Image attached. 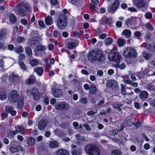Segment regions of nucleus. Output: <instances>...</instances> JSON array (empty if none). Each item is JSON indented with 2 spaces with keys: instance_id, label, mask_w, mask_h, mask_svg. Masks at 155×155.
I'll return each instance as SVG.
<instances>
[{
  "instance_id": "f257e3e1",
  "label": "nucleus",
  "mask_w": 155,
  "mask_h": 155,
  "mask_svg": "<svg viewBox=\"0 0 155 155\" xmlns=\"http://www.w3.org/2000/svg\"><path fill=\"white\" fill-rule=\"evenodd\" d=\"M87 59L91 62L97 61L101 63L104 60V56L102 52L98 50L90 51L87 55Z\"/></svg>"
},
{
  "instance_id": "f03ea898",
  "label": "nucleus",
  "mask_w": 155,
  "mask_h": 155,
  "mask_svg": "<svg viewBox=\"0 0 155 155\" xmlns=\"http://www.w3.org/2000/svg\"><path fill=\"white\" fill-rule=\"evenodd\" d=\"M86 153L89 155H100L101 150L97 145L94 144L87 145L85 147Z\"/></svg>"
},
{
  "instance_id": "7ed1b4c3",
  "label": "nucleus",
  "mask_w": 155,
  "mask_h": 155,
  "mask_svg": "<svg viewBox=\"0 0 155 155\" xmlns=\"http://www.w3.org/2000/svg\"><path fill=\"white\" fill-rule=\"evenodd\" d=\"M68 18L66 16L62 14L58 17L57 21V26L60 30L64 29L67 26Z\"/></svg>"
},
{
  "instance_id": "20e7f679",
  "label": "nucleus",
  "mask_w": 155,
  "mask_h": 155,
  "mask_svg": "<svg viewBox=\"0 0 155 155\" xmlns=\"http://www.w3.org/2000/svg\"><path fill=\"white\" fill-rule=\"evenodd\" d=\"M123 56L127 58H135L137 55L136 50L131 47L125 48L123 52Z\"/></svg>"
},
{
  "instance_id": "39448f33",
  "label": "nucleus",
  "mask_w": 155,
  "mask_h": 155,
  "mask_svg": "<svg viewBox=\"0 0 155 155\" xmlns=\"http://www.w3.org/2000/svg\"><path fill=\"white\" fill-rule=\"evenodd\" d=\"M108 57L110 61H114L117 63H119L122 61V58L119 53L114 50L110 51Z\"/></svg>"
},
{
  "instance_id": "423d86ee",
  "label": "nucleus",
  "mask_w": 155,
  "mask_h": 155,
  "mask_svg": "<svg viewBox=\"0 0 155 155\" xmlns=\"http://www.w3.org/2000/svg\"><path fill=\"white\" fill-rule=\"evenodd\" d=\"M20 98V95L16 90L11 91L8 96L9 100L14 103L17 102Z\"/></svg>"
},
{
  "instance_id": "0eeeda50",
  "label": "nucleus",
  "mask_w": 155,
  "mask_h": 155,
  "mask_svg": "<svg viewBox=\"0 0 155 155\" xmlns=\"http://www.w3.org/2000/svg\"><path fill=\"white\" fill-rule=\"evenodd\" d=\"M56 109L60 110L67 111L69 108V105L65 102L58 103L55 105Z\"/></svg>"
},
{
  "instance_id": "6e6552de",
  "label": "nucleus",
  "mask_w": 155,
  "mask_h": 155,
  "mask_svg": "<svg viewBox=\"0 0 155 155\" xmlns=\"http://www.w3.org/2000/svg\"><path fill=\"white\" fill-rule=\"evenodd\" d=\"M134 5L138 8H146L147 4L146 2L143 0H137L133 1Z\"/></svg>"
},
{
  "instance_id": "1a4fd4ad",
  "label": "nucleus",
  "mask_w": 155,
  "mask_h": 155,
  "mask_svg": "<svg viewBox=\"0 0 155 155\" xmlns=\"http://www.w3.org/2000/svg\"><path fill=\"white\" fill-rule=\"evenodd\" d=\"M30 92L34 100L37 101L39 99L40 97V94L37 88L36 87L32 88Z\"/></svg>"
},
{
  "instance_id": "9d476101",
  "label": "nucleus",
  "mask_w": 155,
  "mask_h": 155,
  "mask_svg": "<svg viewBox=\"0 0 155 155\" xmlns=\"http://www.w3.org/2000/svg\"><path fill=\"white\" fill-rule=\"evenodd\" d=\"M119 4L120 2L118 0H115L113 4L111 6L108 7V12L110 13H114L117 9Z\"/></svg>"
},
{
  "instance_id": "9b49d317",
  "label": "nucleus",
  "mask_w": 155,
  "mask_h": 155,
  "mask_svg": "<svg viewBox=\"0 0 155 155\" xmlns=\"http://www.w3.org/2000/svg\"><path fill=\"white\" fill-rule=\"evenodd\" d=\"M106 84L107 86L111 88L113 90H116L118 88L117 82L114 80H109Z\"/></svg>"
},
{
  "instance_id": "f8f14e48",
  "label": "nucleus",
  "mask_w": 155,
  "mask_h": 155,
  "mask_svg": "<svg viewBox=\"0 0 155 155\" xmlns=\"http://www.w3.org/2000/svg\"><path fill=\"white\" fill-rule=\"evenodd\" d=\"M39 43L38 38L37 37H34L31 38L29 40L28 42L29 45L31 47H33L35 46H36Z\"/></svg>"
},
{
  "instance_id": "ddd939ff",
  "label": "nucleus",
  "mask_w": 155,
  "mask_h": 155,
  "mask_svg": "<svg viewBox=\"0 0 155 155\" xmlns=\"http://www.w3.org/2000/svg\"><path fill=\"white\" fill-rule=\"evenodd\" d=\"M48 121L45 119H43L39 122L38 124V127L40 130H44L47 124Z\"/></svg>"
},
{
  "instance_id": "4468645a",
  "label": "nucleus",
  "mask_w": 155,
  "mask_h": 155,
  "mask_svg": "<svg viewBox=\"0 0 155 155\" xmlns=\"http://www.w3.org/2000/svg\"><path fill=\"white\" fill-rule=\"evenodd\" d=\"M53 94L55 97H60L63 94L62 91L60 89H56L53 91Z\"/></svg>"
},
{
  "instance_id": "2eb2a0df",
  "label": "nucleus",
  "mask_w": 155,
  "mask_h": 155,
  "mask_svg": "<svg viewBox=\"0 0 155 155\" xmlns=\"http://www.w3.org/2000/svg\"><path fill=\"white\" fill-rule=\"evenodd\" d=\"M9 81L11 82H15L18 80L19 79V77L17 74L14 73L10 74L8 77Z\"/></svg>"
},
{
  "instance_id": "dca6fc26",
  "label": "nucleus",
  "mask_w": 155,
  "mask_h": 155,
  "mask_svg": "<svg viewBox=\"0 0 155 155\" xmlns=\"http://www.w3.org/2000/svg\"><path fill=\"white\" fill-rule=\"evenodd\" d=\"M15 131L17 134L18 132L21 133L22 135H25V129L22 126L17 125L15 127Z\"/></svg>"
},
{
  "instance_id": "f3484780",
  "label": "nucleus",
  "mask_w": 155,
  "mask_h": 155,
  "mask_svg": "<svg viewBox=\"0 0 155 155\" xmlns=\"http://www.w3.org/2000/svg\"><path fill=\"white\" fill-rule=\"evenodd\" d=\"M5 110L8 113H9L12 116H15L16 115V112L14 110L13 107L8 106L5 108Z\"/></svg>"
},
{
  "instance_id": "a211bd4d",
  "label": "nucleus",
  "mask_w": 155,
  "mask_h": 155,
  "mask_svg": "<svg viewBox=\"0 0 155 155\" xmlns=\"http://www.w3.org/2000/svg\"><path fill=\"white\" fill-rule=\"evenodd\" d=\"M148 96V94L147 91H143L140 93L139 96L141 99L144 101L147 98Z\"/></svg>"
},
{
  "instance_id": "6ab92c4d",
  "label": "nucleus",
  "mask_w": 155,
  "mask_h": 155,
  "mask_svg": "<svg viewBox=\"0 0 155 155\" xmlns=\"http://www.w3.org/2000/svg\"><path fill=\"white\" fill-rule=\"evenodd\" d=\"M35 80V76L32 75L25 81V83L28 85H30L34 83Z\"/></svg>"
},
{
  "instance_id": "aec40b11",
  "label": "nucleus",
  "mask_w": 155,
  "mask_h": 155,
  "mask_svg": "<svg viewBox=\"0 0 155 155\" xmlns=\"http://www.w3.org/2000/svg\"><path fill=\"white\" fill-rule=\"evenodd\" d=\"M22 149V147L20 146H18L16 147L12 146L10 148V151L12 153L18 152L21 150Z\"/></svg>"
},
{
  "instance_id": "412c9836",
  "label": "nucleus",
  "mask_w": 155,
  "mask_h": 155,
  "mask_svg": "<svg viewBox=\"0 0 155 155\" xmlns=\"http://www.w3.org/2000/svg\"><path fill=\"white\" fill-rule=\"evenodd\" d=\"M57 155H69L68 151L63 149L59 150L57 152Z\"/></svg>"
},
{
  "instance_id": "4be33fe9",
  "label": "nucleus",
  "mask_w": 155,
  "mask_h": 155,
  "mask_svg": "<svg viewBox=\"0 0 155 155\" xmlns=\"http://www.w3.org/2000/svg\"><path fill=\"white\" fill-rule=\"evenodd\" d=\"M45 22L46 24L48 25H51L53 22L52 17L49 15L47 16L45 18Z\"/></svg>"
},
{
  "instance_id": "5701e85b",
  "label": "nucleus",
  "mask_w": 155,
  "mask_h": 155,
  "mask_svg": "<svg viewBox=\"0 0 155 155\" xmlns=\"http://www.w3.org/2000/svg\"><path fill=\"white\" fill-rule=\"evenodd\" d=\"M126 41L121 38H118L117 40V43L119 46L122 47L125 44Z\"/></svg>"
},
{
  "instance_id": "b1692460",
  "label": "nucleus",
  "mask_w": 155,
  "mask_h": 155,
  "mask_svg": "<svg viewBox=\"0 0 155 155\" xmlns=\"http://www.w3.org/2000/svg\"><path fill=\"white\" fill-rule=\"evenodd\" d=\"M34 71L37 73L38 75L41 76L43 72V69L41 67H38L34 69Z\"/></svg>"
},
{
  "instance_id": "393cba45",
  "label": "nucleus",
  "mask_w": 155,
  "mask_h": 155,
  "mask_svg": "<svg viewBox=\"0 0 155 155\" xmlns=\"http://www.w3.org/2000/svg\"><path fill=\"white\" fill-rule=\"evenodd\" d=\"M71 153L73 155H81L82 153L81 150L80 148L72 150Z\"/></svg>"
},
{
  "instance_id": "a878e982",
  "label": "nucleus",
  "mask_w": 155,
  "mask_h": 155,
  "mask_svg": "<svg viewBox=\"0 0 155 155\" xmlns=\"http://www.w3.org/2000/svg\"><path fill=\"white\" fill-rule=\"evenodd\" d=\"M49 146L51 148H55L58 147V142L55 140L51 141L49 143Z\"/></svg>"
},
{
  "instance_id": "bb28decb",
  "label": "nucleus",
  "mask_w": 155,
  "mask_h": 155,
  "mask_svg": "<svg viewBox=\"0 0 155 155\" xmlns=\"http://www.w3.org/2000/svg\"><path fill=\"white\" fill-rule=\"evenodd\" d=\"M124 82L125 83L131 84L134 87H137L138 86V84L137 83L133 82L130 80H125L124 81Z\"/></svg>"
},
{
  "instance_id": "cd10ccee",
  "label": "nucleus",
  "mask_w": 155,
  "mask_h": 155,
  "mask_svg": "<svg viewBox=\"0 0 155 155\" xmlns=\"http://www.w3.org/2000/svg\"><path fill=\"white\" fill-rule=\"evenodd\" d=\"M131 34V32L130 31L127 29L124 30L122 33V35H124L126 36V38H129L130 37Z\"/></svg>"
},
{
  "instance_id": "c85d7f7f",
  "label": "nucleus",
  "mask_w": 155,
  "mask_h": 155,
  "mask_svg": "<svg viewBox=\"0 0 155 155\" xmlns=\"http://www.w3.org/2000/svg\"><path fill=\"white\" fill-rule=\"evenodd\" d=\"M7 95L5 92L3 91H0V100H4L7 98Z\"/></svg>"
},
{
  "instance_id": "c756f323",
  "label": "nucleus",
  "mask_w": 155,
  "mask_h": 155,
  "mask_svg": "<svg viewBox=\"0 0 155 155\" xmlns=\"http://www.w3.org/2000/svg\"><path fill=\"white\" fill-rule=\"evenodd\" d=\"M25 51L27 54L29 56H31L32 54L31 48L29 47H27L25 48Z\"/></svg>"
},
{
  "instance_id": "7c9ffc66",
  "label": "nucleus",
  "mask_w": 155,
  "mask_h": 155,
  "mask_svg": "<svg viewBox=\"0 0 155 155\" xmlns=\"http://www.w3.org/2000/svg\"><path fill=\"white\" fill-rule=\"evenodd\" d=\"M27 143L29 146H33L35 143V140L32 137H30L28 138L27 140Z\"/></svg>"
},
{
  "instance_id": "2f4dec72",
  "label": "nucleus",
  "mask_w": 155,
  "mask_h": 155,
  "mask_svg": "<svg viewBox=\"0 0 155 155\" xmlns=\"http://www.w3.org/2000/svg\"><path fill=\"white\" fill-rule=\"evenodd\" d=\"M24 106V100L21 98L18 101L17 104V107L19 109L22 108Z\"/></svg>"
},
{
  "instance_id": "473e14b6",
  "label": "nucleus",
  "mask_w": 155,
  "mask_h": 155,
  "mask_svg": "<svg viewBox=\"0 0 155 155\" xmlns=\"http://www.w3.org/2000/svg\"><path fill=\"white\" fill-rule=\"evenodd\" d=\"M89 90L90 93L92 94H94L97 91L96 87L94 85H92L90 86Z\"/></svg>"
},
{
  "instance_id": "72a5a7b5",
  "label": "nucleus",
  "mask_w": 155,
  "mask_h": 155,
  "mask_svg": "<svg viewBox=\"0 0 155 155\" xmlns=\"http://www.w3.org/2000/svg\"><path fill=\"white\" fill-rule=\"evenodd\" d=\"M18 62L19 65L21 68V69L24 71H26L27 69V68L24 63V62L21 60H18Z\"/></svg>"
},
{
  "instance_id": "f704fd0d",
  "label": "nucleus",
  "mask_w": 155,
  "mask_h": 155,
  "mask_svg": "<svg viewBox=\"0 0 155 155\" xmlns=\"http://www.w3.org/2000/svg\"><path fill=\"white\" fill-rule=\"evenodd\" d=\"M113 65L116 68H120V69H123L125 68V65L124 63H122L121 64H119V63H117V64L115 65L113 64Z\"/></svg>"
},
{
  "instance_id": "c9c22d12",
  "label": "nucleus",
  "mask_w": 155,
  "mask_h": 155,
  "mask_svg": "<svg viewBox=\"0 0 155 155\" xmlns=\"http://www.w3.org/2000/svg\"><path fill=\"white\" fill-rule=\"evenodd\" d=\"M9 20L13 24L15 22L16 20V18L14 14H11L9 18Z\"/></svg>"
},
{
  "instance_id": "e433bc0d",
  "label": "nucleus",
  "mask_w": 155,
  "mask_h": 155,
  "mask_svg": "<svg viewBox=\"0 0 155 155\" xmlns=\"http://www.w3.org/2000/svg\"><path fill=\"white\" fill-rule=\"evenodd\" d=\"M85 141V137H83L78 139L77 141V143L79 145H82Z\"/></svg>"
},
{
  "instance_id": "4c0bfd02",
  "label": "nucleus",
  "mask_w": 155,
  "mask_h": 155,
  "mask_svg": "<svg viewBox=\"0 0 155 155\" xmlns=\"http://www.w3.org/2000/svg\"><path fill=\"white\" fill-rule=\"evenodd\" d=\"M18 14L24 16L26 15L25 13V11L24 9L23 8H20L18 11Z\"/></svg>"
},
{
  "instance_id": "58836bf2",
  "label": "nucleus",
  "mask_w": 155,
  "mask_h": 155,
  "mask_svg": "<svg viewBox=\"0 0 155 155\" xmlns=\"http://www.w3.org/2000/svg\"><path fill=\"white\" fill-rule=\"evenodd\" d=\"M45 48V47L41 45H37L36 49L37 51H44Z\"/></svg>"
},
{
  "instance_id": "ea45409f",
  "label": "nucleus",
  "mask_w": 155,
  "mask_h": 155,
  "mask_svg": "<svg viewBox=\"0 0 155 155\" xmlns=\"http://www.w3.org/2000/svg\"><path fill=\"white\" fill-rule=\"evenodd\" d=\"M30 64L33 66H35L38 64V61L36 59L31 60L29 62Z\"/></svg>"
},
{
  "instance_id": "a19ab883",
  "label": "nucleus",
  "mask_w": 155,
  "mask_h": 155,
  "mask_svg": "<svg viewBox=\"0 0 155 155\" xmlns=\"http://www.w3.org/2000/svg\"><path fill=\"white\" fill-rule=\"evenodd\" d=\"M135 20V18L133 17H131V18H128L127 21L125 22V24L127 25H128L131 23L133 21Z\"/></svg>"
},
{
  "instance_id": "79ce46f5",
  "label": "nucleus",
  "mask_w": 155,
  "mask_h": 155,
  "mask_svg": "<svg viewBox=\"0 0 155 155\" xmlns=\"http://www.w3.org/2000/svg\"><path fill=\"white\" fill-rule=\"evenodd\" d=\"M112 39L110 38H107L105 40V43L106 45H110L112 42Z\"/></svg>"
},
{
  "instance_id": "37998d69",
  "label": "nucleus",
  "mask_w": 155,
  "mask_h": 155,
  "mask_svg": "<svg viewBox=\"0 0 155 155\" xmlns=\"http://www.w3.org/2000/svg\"><path fill=\"white\" fill-rule=\"evenodd\" d=\"M111 155H121V152L119 150H115L113 151L111 153Z\"/></svg>"
},
{
  "instance_id": "c03bdc74",
  "label": "nucleus",
  "mask_w": 155,
  "mask_h": 155,
  "mask_svg": "<svg viewBox=\"0 0 155 155\" xmlns=\"http://www.w3.org/2000/svg\"><path fill=\"white\" fill-rule=\"evenodd\" d=\"M147 88L148 90L155 91V87L151 84L147 85Z\"/></svg>"
},
{
  "instance_id": "a18cd8bd",
  "label": "nucleus",
  "mask_w": 155,
  "mask_h": 155,
  "mask_svg": "<svg viewBox=\"0 0 155 155\" xmlns=\"http://www.w3.org/2000/svg\"><path fill=\"white\" fill-rule=\"evenodd\" d=\"M5 33L4 31L2 30L0 32V40H2L5 38Z\"/></svg>"
},
{
  "instance_id": "49530a36",
  "label": "nucleus",
  "mask_w": 155,
  "mask_h": 155,
  "mask_svg": "<svg viewBox=\"0 0 155 155\" xmlns=\"http://www.w3.org/2000/svg\"><path fill=\"white\" fill-rule=\"evenodd\" d=\"M145 16L147 18L150 19L152 18V15L151 12H147L145 13Z\"/></svg>"
},
{
  "instance_id": "de8ad7c7",
  "label": "nucleus",
  "mask_w": 155,
  "mask_h": 155,
  "mask_svg": "<svg viewBox=\"0 0 155 155\" xmlns=\"http://www.w3.org/2000/svg\"><path fill=\"white\" fill-rule=\"evenodd\" d=\"M83 33V32L82 31H79V32L75 31L73 32V35L74 36L78 37L81 34H82Z\"/></svg>"
},
{
  "instance_id": "09e8293b",
  "label": "nucleus",
  "mask_w": 155,
  "mask_h": 155,
  "mask_svg": "<svg viewBox=\"0 0 155 155\" xmlns=\"http://www.w3.org/2000/svg\"><path fill=\"white\" fill-rule=\"evenodd\" d=\"M120 105L121 106V105L115 104H114L113 107L114 109L117 110L118 111H120L121 110V109L120 108Z\"/></svg>"
},
{
  "instance_id": "8fccbe9b",
  "label": "nucleus",
  "mask_w": 155,
  "mask_h": 155,
  "mask_svg": "<svg viewBox=\"0 0 155 155\" xmlns=\"http://www.w3.org/2000/svg\"><path fill=\"white\" fill-rule=\"evenodd\" d=\"M24 5V3L23 2H21L19 3L15 7L16 8H23Z\"/></svg>"
},
{
  "instance_id": "3c124183",
  "label": "nucleus",
  "mask_w": 155,
  "mask_h": 155,
  "mask_svg": "<svg viewBox=\"0 0 155 155\" xmlns=\"http://www.w3.org/2000/svg\"><path fill=\"white\" fill-rule=\"evenodd\" d=\"M137 75L139 78H140L144 77L145 74H144V72H143L142 71L137 72Z\"/></svg>"
},
{
  "instance_id": "603ef678",
  "label": "nucleus",
  "mask_w": 155,
  "mask_h": 155,
  "mask_svg": "<svg viewBox=\"0 0 155 155\" xmlns=\"http://www.w3.org/2000/svg\"><path fill=\"white\" fill-rule=\"evenodd\" d=\"M80 102L84 104H86L87 103V101L86 98H82L80 100Z\"/></svg>"
},
{
  "instance_id": "864d4df0",
  "label": "nucleus",
  "mask_w": 155,
  "mask_h": 155,
  "mask_svg": "<svg viewBox=\"0 0 155 155\" xmlns=\"http://www.w3.org/2000/svg\"><path fill=\"white\" fill-rule=\"evenodd\" d=\"M23 48L21 46H19L17 49L15 50V52L18 53H20L23 52Z\"/></svg>"
},
{
  "instance_id": "5fc2aeb1",
  "label": "nucleus",
  "mask_w": 155,
  "mask_h": 155,
  "mask_svg": "<svg viewBox=\"0 0 155 155\" xmlns=\"http://www.w3.org/2000/svg\"><path fill=\"white\" fill-rule=\"evenodd\" d=\"M133 124L137 128H138L141 127L142 126V124L140 122H138L137 123H133Z\"/></svg>"
},
{
  "instance_id": "6e6d98bb",
  "label": "nucleus",
  "mask_w": 155,
  "mask_h": 155,
  "mask_svg": "<svg viewBox=\"0 0 155 155\" xmlns=\"http://www.w3.org/2000/svg\"><path fill=\"white\" fill-rule=\"evenodd\" d=\"M75 45V44L73 42H71L69 43L68 44V46L70 49H72L74 47Z\"/></svg>"
},
{
  "instance_id": "4d7b16f0",
  "label": "nucleus",
  "mask_w": 155,
  "mask_h": 155,
  "mask_svg": "<svg viewBox=\"0 0 155 155\" xmlns=\"http://www.w3.org/2000/svg\"><path fill=\"white\" fill-rule=\"evenodd\" d=\"M113 22V20L111 18H109L106 20V23L107 25H111Z\"/></svg>"
},
{
  "instance_id": "13d9d810",
  "label": "nucleus",
  "mask_w": 155,
  "mask_h": 155,
  "mask_svg": "<svg viewBox=\"0 0 155 155\" xmlns=\"http://www.w3.org/2000/svg\"><path fill=\"white\" fill-rule=\"evenodd\" d=\"M125 122L129 127H131L132 126V123L131 119H126L125 120Z\"/></svg>"
},
{
  "instance_id": "bf43d9fd",
  "label": "nucleus",
  "mask_w": 155,
  "mask_h": 155,
  "mask_svg": "<svg viewBox=\"0 0 155 155\" xmlns=\"http://www.w3.org/2000/svg\"><path fill=\"white\" fill-rule=\"evenodd\" d=\"M83 126L87 130L90 131L91 130V128L89 126V125L87 123H84L83 124Z\"/></svg>"
},
{
  "instance_id": "052dcab7",
  "label": "nucleus",
  "mask_w": 155,
  "mask_h": 155,
  "mask_svg": "<svg viewBox=\"0 0 155 155\" xmlns=\"http://www.w3.org/2000/svg\"><path fill=\"white\" fill-rule=\"evenodd\" d=\"M146 26L147 28L150 30H152L153 29V28L152 26L149 23L147 24H146Z\"/></svg>"
},
{
  "instance_id": "680f3d73",
  "label": "nucleus",
  "mask_w": 155,
  "mask_h": 155,
  "mask_svg": "<svg viewBox=\"0 0 155 155\" xmlns=\"http://www.w3.org/2000/svg\"><path fill=\"white\" fill-rule=\"evenodd\" d=\"M25 38L24 37H19L17 39V41L19 43L24 42L25 41Z\"/></svg>"
},
{
  "instance_id": "e2e57ef3",
  "label": "nucleus",
  "mask_w": 155,
  "mask_h": 155,
  "mask_svg": "<svg viewBox=\"0 0 155 155\" xmlns=\"http://www.w3.org/2000/svg\"><path fill=\"white\" fill-rule=\"evenodd\" d=\"M73 125L75 129L78 130L79 128V124L78 122H74L73 123Z\"/></svg>"
},
{
  "instance_id": "0e129e2a",
  "label": "nucleus",
  "mask_w": 155,
  "mask_h": 155,
  "mask_svg": "<svg viewBox=\"0 0 155 155\" xmlns=\"http://www.w3.org/2000/svg\"><path fill=\"white\" fill-rule=\"evenodd\" d=\"M147 50H149L150 51H153V46H152L151 45H147Z\"/></svg>"
},
{
  "instance_id": "69168bd1",
  "label": "nucleus",
  "mask_w": 155,
  "mask_h": 155,
  "mask_svg": "<svg viewBox=\"0 0 155 155\" xmlns=\"http://www.w3.org/2000/svg\"><path fill=\"white\" fill-rule=\"evenodd\" d=\"M60 35V33L57 30H55L54 31V35L55 38H57Z\"/></svg>"
},
{
  "instance_id": "338daca9",
  "label": "nucleus",
  "mask_w": 155,
  "mask_h": 155,
  "mask_svg": "<svg viewBox=\"0 0 155 155\" xmlns=\"http://www.w3.org/2000/svg\"><path fill=\"white\" fill-rule=\"evenodd\" d=\"M17 133L15 131V130L14 131L12 132H10L8 134V136H10L12 137H14V135L16 134Z\"/></svg>"
},
{
  "instance_id": "774afa93",
  "label": "nucleus",
  "mask_w": 155,
  "mask_h": 155,
  "mask_svg": "<svg viewBox=\"0 0 155 155\" xmlns=\"http://www.w3.org/2000/svg\"><path fill=\"white\" fill-rule=\"evenodd\" d=\"M134 105L135 107L137 109H140L141 108V107L140 105V104L138 102H135Z\"/></svg>"
}]
</instances>
